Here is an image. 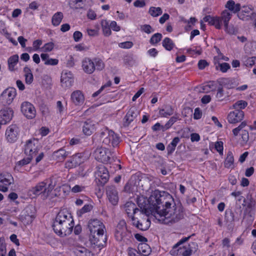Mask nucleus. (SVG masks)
<instances>
[{
  "instance_id": "obj_1",
  "label": "nucleus",
  "mask_w": 256,
  "mask_h": 256,
  "mask_svg": "<svg viewBox=\"0 0 256 256\" xmlns=\"http://www.w3.org/2000/svg\"><path fill=\"white\" fill-rule=\"evenodd\" d=\"M148 202L153 208L152 214L162 223H175L183 218L182 208L176 205L172 196L167 192L154 190Z\"/></svg>"
},
{
  "instance_id": "obj_2",
  "label": "nucleus",
  "mask_w": 256,
  "mask_h": 256,
  "mask_svg": "<svg viewBox=\"0 0 256 256\" xmlns=\"http://www.w3.org/2000/svg\"><path fill=\"white\" fill-rule=\"evenodd\" d=\"M74 226L72 216L66 208L61 210L58 212L52 224L55 233L62 237L70 234Z\"/></svg>"
},
{
  "instance_id": "obj_3",
  "label": "nucleus",
  "mask_w": 256,
  "mask_h": 256,
  "mask_svg": "<svg viewBox=\"0 0 256 256\" xmlns=\"http://www.w3.org/2000/svg\"><path fill=\"white\" fill-rule=\"evenodd\" d=\"M132 221L134 226L142 231L148 230L150 224V222L148 219L147 211L146 209H144V210L139 212L136 216H132Z\"/></svg>"
},
{
  "instance_id": "obj_4",
  "label": "nucleus",
  "mask_w": 256,
  "mask_h": 256,
  "mask_svg": "<svg viewBox=\"0 0 256 256\" xmlns=\"http://www.w3.org/2000/svg\"><path fill=\"white\" fill-rule=\"evenodd\" d=\"M100 138L103 144L105 146L115 147L120 142L118 136L114 132L108 128H105L100 132Z\"/></svg>"
},
{
  "instance_id": "obj_5",
  "label": "nucleus",
  "mask_w": 256,
  "mask_h": 256,
  "mask_svg": "<svg viewBox=\"0 0 256 256\" xmlns=\"http://www.w3.org/2000/svg\"><path fill=\"white\" fill-rule=\"evenodd\" d=\"M47 182L42 181L38 183L34 186L32 187L28 191V194L32 198H36L38 196H41L42 199H46L49 194L46 189Z\"/></svg>"
},
{
  "instance_id": "obj_6",
  "label": "nucleus",
  "mask_w": 256,
  "mask_h": 256,
  "mask_svg": "<svg viewBox=\"0 0 256 256\" xmlns=\"http://www.w3.org/2000/svg\"><path fill=\"white\" fill-rule=\"evenodd\" d=\"M40 148L38 140L36 138H31L26 141L24 145V153L32 158L36 156Z\"/></svg>"
},
{
  "instance_id": "obj_7",
  "label": "nucleus",
  "mask_w": 256,
  "mask_h": 256,
  "mask_svg": "<svg viewBox=\"0 0 256 256\" xmlns=\"http://www.w3.org/2000/svg\"><path fill=\"white\" fill-rule=\"evenodd\" d=\"M94 155L98 160L102 163H108L110 162L112 152L108 148L100 147L95 150Z\"/></svg>"
},
{
  "instance_id": "obj_8",
  "label": "nucleus",
  "mask_w": 256,
  "mask_h": 256,
  "mask_svg": "<svg viewBox=\"0 0 256 256\" xmlns=\"http://www.w3.org/2000/svg\"><path fill=\"white\" fill-rule=\"evenodd\" d=\"M231 14L227 10L222 12V24L224 27L225 32L229 34H236L238 33V29L233 25L228 26V22L231 18Z\"/></svg>"
},
{
  "instance_id": "obj_9",
  "label": "nucleus",
  "mask_w": 256,
  "mask_h": 256,
  "mask_svg": "<svg viewBox=\"0 0 256 256\" xmlns=\"http://www.w3.org/2000/svg\"><path fill=\"white\" fill-rule=\"evenodd\" d=\"M88 228L92 236L104 232V224L98 219L91 220L88 222Z\"/></svg>"
},
{
  "instance_id": "obj_10",
  "label": "nucleus",
  "mask_w": 256,
  "mask_h": 256,
  "mask_svg": "<svg viewBox=\"0 0 256 256\" xmlns=\"http://www.w3.org/2000/svg\"><path fill=\"white\" fill-rule=\"evenodd\" d=\"M16 94L14 88H8L5 90L0 96V100L4 104H10L13 101Z\"/></svg>"
},
{
  "instance_id": "obj_11",
  "label": "nucleus",
  "mask_w": 256,
  "mask_h": 256,
  "mask_svg": "<svg viewBox=\"0 0 256 256\" xmlns=\"http://www.w3.org/2000/svg\"><path fill=\"white\" fill-rule=\"evenodd\" d=\"M95 176L102 184H104L109 179V173L106 168L102 164L97 167Z\"/></svg>"
},
{
  "instance_id": "obj_12",
  "label": "nucleus",
  "mask_w": 256,
  "mask_h": 256,
  "mask_svg": "<svg viewBox=\"0 0 256 256\" xmlns=\"http://www.w3.org/2000/svg\"><path fill=\"white\" fill-rule=\"evenodd\" d=\"M128 234L126 222L124 220L119 222L116 228L114 236L118 241H121Z\"/></svg>"
},
{
  "instance_id": "obj_13",
  "label": "nucleus",
  "mask_w": 256,
  "mask_h": 256,
  "mask_svg": "<svg viewBox=\"0 0 256 256\" xmlns=\"http://www.w3.org/2000/svg\"><path fill=\"white\" fill-rule=\"evenodd\" d=\"M18 128L16 125H10L6 130V140L10 143H14L16 142L18 138Z\"/></svg>"
},
{
  "instance_id": "obj_14",
  "label": "nucleus",
  "mask_w": 256,
  "mask_h": 256,
  "mask_svg": "<svg viewBox=\"0 0 256 256\" xmlns=\"http://www.w3.org/2000/svg\"><path fill=\"white\" fill-rule=\"evenodd\" d=\"M21 111L26 117L30 119L34 118L36 114L34 106L28 102H24L22 104Z\"/></svg>"
},
{
  "instance_id": "obj_15",
  "label": "nucleus",
  "mask_w": 256,
  "mask_h": 256,
  "mask_svg": "<svg viewBox=\"0 0 256 256\" xmlns=\"http://www.w3.org/2000/svg\"><path fill=\"white\" fill-rule=\"evenodd\" d=\"M13 182L14 178L10 174H0V191L6 192L8 190V186Z\"/></svg>"
},
{
  "instance_id": "obj_16",
  "label": "nucleus",
  "mask_w": 256,
  "mask_h": 256,
  "mask_svg": "<svg viewBox=\"0 0 256 256\" xmlns=\"http://www.w3.org/2000/svg\"><path fill=\"white\" fill-rule=\"evenodd\" d=\"M60 80L62 87L70 88L74 82L72 73L68 70H64L62 73Z\"/></svg>"
},
{
  "instance_id": "obj_17",
  "label": "nucleus",
  "mask_w": 256,
  "mask_h": 256,
  "mask_svg": "<svg viewBox=\"0 0 256 256\" xmlns=\"http://www.w3.org/2000/svg\"><path fill=\"white\" fill-rule=\"evenodd\" d=\"M244 118V112L242 110H236L230 112L228 116V120L230 124L241 122Z\"/></svg>"
},
{
  "instance_id": "obj_18",
  "label": "nucleus",
  "mask_w": 256,
  "mask_h": 256,
  "mask_svg": "<svg viewBox=\"0 0 256 256\" xmlns=\"http://www.w3.org/2000/svg\"><path fill=\"white\" fill-rule=\"evenodd\" d=\"M106 195L109 201L113 205H116L118 204V192L114 186H107Z\"/></svg>"
},
{
  "instance_id": "obj_19",
  "label": "nucleus",
  "mask_w": 256,
  "mask_h": 256,
  "mask_svg": "<svg viewBox=\"0 0 256 256\" xmlns=\"http://www.w3.org/2000/svg\"><path fill=\"white\" fill-rule=\"evenodd\" d=\"M124 208L128 216L132 219V216H136L139 212H142L144 210H140L136 208L134 203L132 202H127L124 206Z\"/></svg>"
},
{
  "instance_id": "obj_20",
  "label": "nucleus",
  "mask_w": 256,
  "mask_h": 256,
  "mask_svg": "<svg viewBox=\"0 0 256 256\" xmlns=\"http://www.w3.org/2000/svg\"><path fill=\"white\" fill-rule=\"evenodd\" d=\"M203 21L208 22V24L214 26L217 29H220L222 24V14L221 16L213 17L210 15L206 16L203 18Z\"/></svg>"
},
{
  "instance_id": "obj_21",
  "label": "nucleus",
  "mask_w": 256,
  "mask_h": 256,
  "mask_svg": "<svg viewBox=\"0 0 256 256\" xmlns=\"http://www.w3.org/2000/svg\"><path fill=\"white\" fill-rule=\"evenodd\" d=\"M83 162L82 154L78 153L66 162V166L68 168L76 167Z\"/></svg>"
},
{
  "instance_id": "obj_22",
  "label": "nucleus",
  "mask_w": 256,
  "mask_h": 256,
  "mask_svg": "<svg viewBox=\"0 0 256 256\" xmlns=\"http://www.w3.org/2000/svg\"><path fill=\"white\" fill-rule=\"evenodd\" d=\"M13 116V111L10 108H4L0 110V122L6 124Z\"/></svg>"
},
{
  "instance_id": "obj_23",
  "label": "nucleus",
  "mask_w": 256,
  "mask_h": 256,
  "mask_svg": "<svg viewBox=\"0 0 256 256\" xmlns=\"http://www.w3.org/2000/svg\"><path fill=\"white\" fill-rule=\"evenodd\" d=\"M82 66L83 70L88 74H91L95 70L94 62L89 58H85L82 60Z\"/></svg>"
},
{
  "instance_id": "obj_24",
  "label": "nucleus",
  "mask_w": 256,
  "mask_h": 256,
  "mask_svg": "<svg viewBox=\"0 0 256 256\" xmlns=\"http://www.w3.org/2000/svg\"><path fill=\"white\" fill-rule=\"evenodd\" d=\"M138 114V111L136 108H131L124 116V126H128L136 118Z\"/></svg>"
},
{
  "instance_id": "obj_25",
  "label": "nucleus",
  "mask_w": 256,
  "mask_h": 256,
  "mask_svg": "<svg viewBox=\"0 0 256 256\" xmlns=\"http://www.w3.org/2000/svg\"><path fill=\"white\" fill-rule=\"evenodd\" d=\"M96 122L90 120H86L82 126L84 133L88 136H90L96 130Z\"/></svg>"
},
{
  "instance_id": "obj_26",
  "label": "nucleus",
  "mask_w": 256,
  "mask_h": 256,
  "mask_svg": "<svg viewBox=\"0 0 256 256\" xmlns=\"http://www.w3.org/2000/svg\"><path fill=\"white\" fill-rule=\"evenodd\" d=\"M93 238L94 244L98 248L104 246L106 244V236L104 234V232L93 236Z\"/></svg>"
},
{
  "instance_id": "obj_27",
  "label": "nucleus",
  "mask_w": 256,
  "mask_h": 256,
  "mask_svg": "<svg viewBox=\"0 0 256 256\" xmlns=\"http://www.w3.org/2000/svg\"><path fill=\"white\" fill-rule=\"evenodd\" d=\"M214 64L216 70H220L224 73L227 72L230 68L229 64L226 62L221 63L217 58H214Z\"/></svg>"
},
{
  "instance_id": "obj_28",
  "label": "nucleus",
  "mask_w": 256,
  "mask_h": 256,
  "mask_svg": "<svg viewBox=\"0 0 256 256\" xmlns=\"http://www.w3.org/2000/svg\"><path fill=\"white\" fill-rule=\"evenodd\" d=\"M70 154L64 148H61L53 152L52 157L58 161L64 160Z\"/></svg>"
},
{
  "instance_id": "obj_29",
  "label": "nucleus",
  "mask_w": 256,
  "mask_h": 256,
  "mask_svg": "<svg viewBox=\"0 0 256 256\" xmlns=\"http://www.w3.org/2000/svg\"><path fill=\"white\" fill-rule=\"evenodd\" d=\"M71 99L75 104L78 105L83 103L84 96L80 91L76 90L72 94Z\"/></svg>"
},
{
  "instance_id": "obj_30",
  "label": "nucleus",
  "mask_w": 256,
  "mask_h": 256,
  "mask_svg": "<svg viewBox=\"0 0 256 256\" xmlns=\"http://www.w3.org/2000/svg\"><path fill=\"white\" fill-rule=\"evenodd\" d=\"M138 250L140 256H148L150 252V247L145 242L138 244Z\"/></svg>"
},
{
  "instance_id": "obj_31",
  "label": "nucleus",
  "mask_w": 256,
  "mask_h": 256,
  "mask_svg": "<svg viewBox=\"0 0 256 256\" xmlns=\"http://www.w3.org/2000/svg\"><path fill=\"white\" fill-rule=\"evenodd\" d=\"M174 109L171 106H166L164 108L160 109L159 112L160 115L162 117H168L172 115Z\"/></svg>"
},
{
  "instance_id": "obj_32",
  "label": "nucleus",
  "mask_w": 256,
  "mask_h": 256,
  "mask_svg": "<svg viewBox=\"0 0 256 256\" xmlns=\"http://www.w3.org/2000/svg\"><path fill=\"white\" fill-rule=\"evenodd\" d=\"M18 61V56L17 54H14L8 59V68L10 71L14 70V67L17 64Z\"/></svg>"
},
{
  "instance_id": "obj_33",
  "label": "nucleus",
  "mask_w": 256,
  "mask_h": 256,
  "mask_svg": "<svg viewBox=\"0 0 256 256\" xmlns=\"http://www.w3.org/2000/svg\"><path fill=\"white\" fill-rule=\"evenodd\" d=\"M179 119V116L178 114H174L173 116L170 118L165 125L162 126V131L164 132L170 128Z\"/></svg>"
},
{
  "instance_id": "obj_34",
  "label": "nucleus",
  "mask_w": 256,
  "mask_h": 256,
  "mask_svg": "<svg viewBox=\"0 0 256 256\" xmlns=\"http://www.w3.org/2000/svg\"><path fill=\"white\" fill-rule=\"evenodd\" d=\"M101 26L104 36H110L112 34V32L108 22L106 20H103L101 21Z\"/></svg>"
},
{
  "instance_id": "obj_35",
  "label": "nucleus",
  "mask_w": 256,
  "mask_h": 256,
  "mask_svg": "<svg viewBox=\"0 0 256 256\" xmlns=\"http://www.w3.org/2000/svg\"><path fill=\"white\" fill-rule=\"evenodd\" d=\"M86 2V0H70V5L74 8H82L85 6Z\"/></svg>"
},
{
  "instance_id": "obj_36",
  "label": "nucleus",
  "mask_w": 256,
  "mask_h": 256,
  "mask_svg": "<svg viewBox=\"0 0 256 256\" xmlns=\"http://www.w3.org/2000/svg\"><path fill=\"white\" fill-rule=\"evenodd\" d=\"M24 70L25 72L24 76L26 83L28 84H32L34 80V76L30 68L28 67H25Z\"/></svg>"
},
{
  "instance_id": "obj_37",
  "label": "nucleus",
  "mask_w": 256,
  "mask_h": 256,
  "mask_svg": "<svg viewBox=\"0 0 256 256\" xmlns=\"http://www.w3.org/2000/svg\"><path fill=\"white\" fill-rule=\"evenodd\" d=\"M63 18V14L61 12H57L52 17V22L54 26H58Z\"/></svg>"
},
{
  "instance_id": "obj_38",
  "label": "nucleus",
  "mask_w": 256,
  "mask_h": 256,
  "mask_svg": "<svg viewBox=\"0 0 256 256\" xmlns=\"http://www.w3.org/2000/svg\"><path fill=\"white\" fill-rule=\"evenodd\" d=\"M180 139L178 137H175L172 142L168 146L167 150L168 154L172 153L175 149L176 145L180 142Z\"/></svg>"
},
{
  "instance_id": "obj_39",
  "label": "nucleus",
  "mask_w": 256,
  "mask_h": 256,
  "mask_svg": "<svg viewBox=\"0 0 256 256\" xmlns=\"http://www.w3.org/2000/svg\"><path fill=\"white\" fill-rule=\"evenodd\" d=\"M47 182V186H46V189L47 190L48 194L52 191V190L54 188L56 185V180L55 178H50L48 180H44Z\"/></svg>"
},
{
  "instance_id": "obj_40",
  "label": "nucleus",
  "mask_w": 256,
  "mask_h": 256,
  "mask_svg": "<svg viewBox=\"0 0 256 256\" xmlns=\"http://www.w3.org/2000/svg\"><path fill=\"white\" fill-rule=\"evenodd\" d=\"M32 158V157L28 156L27 158L18 162L16 164L15 168L18 170H20L22 166L28 164L31 162Z\"/></svg>"
},
{
  "instance_id": "obj_41",
  "label": "nucleus",
  "mask_w": 256,
  "mask_h": 256,
  "mask_svg": "<svg viewBox=\"0 0 256 256\" xmlns=\"http://www.w3.org/2000/svg\"><path fill=\"white\" fill-rule=\"evenodd\" d=\"M234 158L232 152H229L226 156V158L224 161V166L227 168H230L234 164Z\"/></svg>"
},
{
  "instance_id": "obj_42",
  "label": "nucleus",
  "mask_w": 256,
  "mask_h": 256,
  "mask_svg": "<svg viewBox=\"0 0 256 256\" xmlns=\"http://www.w3.org/2000/svg\"><path fill=\"white\" fill-rule=\"evenodd\" d=\"M248 106V102L243 100H240L232 104V108L235 110H240Z\"/></svg>"
},
{
  "instance_id": "obj_43",
  "label": "nucleus",
  "mask_w": 256,
  "mask_h": 256,
  "mask_svg": "<svg viewBox=\"0 0 256 256\" xmlns=\"http://www.w3.org/2000/svg\"><path fill=\"white\" fill-rule=\"evenodd\" d=\"M162 44L163 46L168 50H172L174 46L172 41L168 38H164Z\"/></svg>"
},
{
  "instance_id": "obj_44",
  "label": "nucleus",
  "mask_w": 256,
  "mask_h": 256,
  "mask_svg": "<svg viewBox=\"0 0 256 256\" xmlns=\"http://www.w3.org/2000/svg\"><path fill=\"white\" fill-rule=\"evenodd\" d=\"M162 36L160 33L155 34L151 37L150 42L152 45L156 44L161 40Z\"/></svg>"
},
{
  "instance_id": "obj_45",
  "label": "nucleus",
  "mask_w": 256,
  "mask_h": 256,
  "mask_svg": "<svg viewBox=\"0 0 256 256\" xmlns=\"http://www.w3.org/2000/svg\"><path fill=\"white\" fill-rule=\"evenodd\" d=\"M162 12L160 8L151 7L149 10L150 14L156 17L162 14Z\"/></svg>"
},
{
  "instance_id": "obj_46",
  "label": "nucleus",
  "mask_w": 256,
  "mask_h": 256,
  "mask_svg": "<svg viewBox=\"0 0 256 256\" xmlns=\"http://www.w3.org/2000/svg\"><path fill=\"white\" fill-rule=\"evenodd\" d=\"M92 208L91 204H85L81 209L78 210L77 214L79 216H81L84 214L90 212Z\"/></svg>"
},
{
  "instance_id": "obj_47",
  "label": "nucleus",
  "mask_w": 256,
  "mask_h": 256,
  "mask_svg": "<svg viewBox=\"0 0 256 256\" xmlns=\"http://www.w3.org/2000/svg\"><path fill=\"white\" fill-rule=\"evenodd\" d=\"M77 256H91L90 252L84 248H81L76 252Z\"/></svg>"
},
{
  "instance_id": "obj_48",
  "label": "nucleus",
  "mask_w": 256,
  "mask_h": 256,
  "mask_svg": "<svg viewBox=\"0 0 256 256\" xmlns=\"http://www.w3.org/2000/svg\"><path fill=\"white\" fill-rule=\"evenodd\" d=\"M180 253L182 256H190L192 254V250L190 247V245L184 246L183 248H180Z\"/></svg>"
},
{
  "instance_id": "obj_49",
  "label": "nucleus",
  "mask_w": 256,
  "mask_h": 256,
  "mask_svg": "<svg viewBox=\"0 0 256 256\" xmlns=\"http://www.w3.org/2000/svg\"><path fill=\"white\" fill-rule=\"evenodd\" d=\"M124 61L125 64L129 66H132L135 64L133 56L131 54L124 56Z\"/></svg>"
},
{
  "instance_id": "obj_50",
  "label": "nucleus",
  "mask_w": 256,
  "mask_h": 256,
  "mask_svg": "<svg viewBox=\"0 0 256 256\" xmlns=\"http://www.w3.org/2000/svg\"><path fill=\"white\" fill-rule=\"evenodd\" d=\"M95 64V70H101L104 68V64L102 60L100 58H95L94 60Z\"/></svg>"
},
{
  "instance_id": "obj_51",
  "label": "nucleus",
  "mask_w": 256,
  "mask_h": 256,
  "mask_svg": "<svg viewBox=\"0 0 256 256\" xmlns=\"http://www.w3.org/2000/svg\"><path fill=\"white\" fill-rule=\"evenodd\" d=\"M224 218L226 223H231L234 220V214L231 211L226 212Z\"/></svg>"
},
{
  "instance_id": "obj_52",
  "label": "nucleus",
  "mask_w": 256,
  "mask_h": 256,
  "mask_svg": "<svg viewBox=\"0 0 256 256\" xmlns=\"http://www.w3.org/2000/svg\"><path fill=\"white\" fill-rule=\"evenodd\" d=\"M54 44L52 42H48L42 48V51L46 52H51L54 48Z\"/></svg>"
},
{
  "instance_id": "obj_53",
  "label": "nucleus",
  "mask_w": 256,
  "mask_h": 256,
  "mask_svg": "<svg viewBox=\"0 0 256 256\" xmlns=\"http://www.w3.org/2000/svg\"><path fill=\"white\" fill-rule=\"evenodd\" d=\"M141 30L148 34H150L154 32V30L152 28V27L149 24H144L141 26Z\"/></svg>"
},
{
  "instance_id": "obj_54",
  "label": "nucleus",
  "mask_w": 256,
  "mask_h": 256,
  "mask_svg": "<svg viewBox=\"0 0 256 256\" xmlns=\"http://www.w3.org/2000/svg\"><path fill=\"white\" fill-rule=\"evenodd\" d=\"M84 186L76 184L72 188L71 191L74 193H77L84 191Z\"/></svg>"
},
{
  "instance_id": "obj_55",
  "label": "nucleus",
  "mask_w": 256,
  "mask_h": 256,
  "mask_svg": "<svg viewBox=\"0 0 256 256\" xmlns=\"http://www.w3.org/2000/svg\"><path fill=\"white\" fill-rule=\"evenodd\" d=\"M215 148L220 154H223V142H217L215 144Z\"/></svg>"
},
{
  "instance_id": "obj_56",
  "label": "nucleus",
  "mask_w": 256,
  "mask_h": 256,
  "mask_svg": "<svg viewBox=\"0 0 256 256\" xmlns=\"http://www.w3.org/2000/svg\"><path fill=\"white\" fill-rule=\"evenodd\" d=\"M224 94L222 88H218L216 94V98L219 101H222L224 100Z\"/></svg>"
},
{
  "instance_id": "obj_57",
  "label": "nucleus",
  "mask_w": 256,
  "mask_h": 256,
  "mask_svg": "<svg viewBox=\"0 0 256 256\" xmlns=\"http://www.w3.org/2000/svg\"><path fill=\"white\" fill-rule=\"evenodd\" d=\"M58 60L56 58H49L44 62V64L50 66H56L58 64Z\"/></svg>"
},
{
  "instance_id": "obj_58",
  "label": "nucleus",
  "mask_w": 256,
  "mask_h": 256,
  "mask_svg": "<svg viewBox=\"0 0 256 256\" xmlns=\"http://www.w3.org/2000/svg\"><path fill=\"white\" fill-rule=\"evenodd\" d=\"M222 84L228 88H231L232 87V83L230 78H225L222 80Z\"/></svg>"
},
{
  "instance_id": "obj_59",
  "label": "nucleus",
  "mask_w": 256,
  "mask_h": 256,
  "mask_svg": "<svg viewBox=\"0 0 256 256\" xmlns=\"http://www.w3.org/2000/svg\"><path fill=\"white\" fill-rule=\"evenodd\" d=\"M254 57L248 58L244 60V64L246 66L252 67L253 66H254Z\"/></svg>"
},
{
  "instance_id": "obj_60",
  "label": "nucleus",
  "mask_w": 256,
  "mask_h": 256,
  "mask_svg": "<svg viewBox=\"0 0 256 256\" xmlns=\"http://www.w3.org/2000/svg\"><path fill=\"white\" fill-rule=\"evenodd\" d=\"M218 56H214V58H217L218 60L220 62V60H223L224 61H228L229 58L227 56H224L220 52L218 48L217 49Z\"/></svg>"
},
{
  "instance_id": "obj_61",
  "label": "nucleus",
  "mask_w": 256,
  "mask_h": 256,
  "mask_svg": "<svg viewBox=\"0 0 256 256\" xmlns=\"http://www.w3.org/2000/svg\"><path fill=\"white\" fill-rule=\"evenodd\" d=\"M42 42L41 40H36L34 41L32 46L34 50H38L40 49V46L42 44Z\"/></svg>"
},
{
  "instance_id": "obj_62",
  "label": "nucleus",
  "mask_w": 256,
  "mask_h": 256,
  "mask_svg": "<svg viewBox=\"0 0 256 256\" xmlns=\"http://www.w3.org/2000/svg\"><path fill=\"white\" fill-rule=\"evenodd\" d=\"M82 36V33L79 31H76L73 34L74 39L76 42H79L81 40Z\"/></svg>"
},
{
  "instance_id": "obj_63",
  "label": "nucleus",
  "mask_w": 256,
  "mask_h": 256,
  "mask_svg": "<svg viewBox=\"0 0 256 256\" xmlns=\"http://www.w3.org/2000/svg\"><path fill=\"white\" fill-rule=\"evenodd\" d=\"M202 116V113L201 110H200L199 108H196L194 110V118L195 120H198L201 118Z\"/></svg>"
},
{
  "instance_id": "obj_64",
  "label": "nucleus",
  "mask_w": 256,
  "mask_h": 256,
  "mask_svg": "<svg viewBox=\"0 0 256 256\" xmlns=\"http://www.w3.org/2000/svg\"><path fill=\"white\" fill-rule=\"evenodd\" d=\"M88 34L90 36H96L98 34V30L94 29L88 28L86 30Z\"/></svg>"
}]
</instances>
